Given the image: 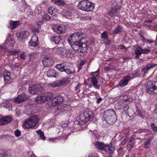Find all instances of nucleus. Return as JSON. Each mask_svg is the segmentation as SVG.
Segmentation results:
<instances>
[{"label": "nucleus", "instance_id": "f257e3e1", "mask_svg": "<svg viewBox=\"0 0 157 157\" xmlns=\"http://www.w3.org/2000/svg\"><path fill=\"white\" fill-rule=\"evenodd\" d=\"M86 38V35L82 33H75L71 35L69 38L71 39L72 42H74V43L71 45V48L74 50L79 52L80 50L79 43L81 42L82 40L84 38Z\"/></svg>", "mask_w": 157, "mask_h": 157}, {"label": "nucleus", "instance_id": "f03ea898", "mask_svg": "<svg viewBox=\"0 0 157 157\" xmlns=\"http://www.w3.org/2000/svg\"><path fill=\"white\" fill-rule=\"evenodd\" d=\"M56 67L59 71H64L68 75L73 73L75 69L73 65L68 62H64L61 64H57Z\"/></svg>", "mask_w": 157, "mask_h": 157}, {"label": "nucleus", "instance_id": "7ed1b4c3", "mask_svg": "<svg viewBox=\"0 0 157 157\" xmlns=\"http://www.w3.org/2000/svg\"><path fill=\"white\" fill-rule=\"evenodd\" d=\"M103 118L106 123L109 124H114L117 119L115 112L112 109L104 112Z\"/></svg>", "mask_w": 157, "mask_h": 157}, {"label": "nucleus", "instance_id": "20e7f679", "mask_svg": "<svg viewBox=\"0 0 157 157\" xmlns=\"http://www.w3.org/2000/svg\"><path fill=\"white\" fill-rule=\"evenodd\" d=\"M39 118L36 115L31 116L26 120L23 124L24 128H30L34 127L37 124Z\"/></svg>", "mask_w": 157, "mask_h": 157}, {"label": "nucleus", "instance_id": "39448f33", "mask_svg": "<svg viewBox=\"0 0 157 157\" xmlns=\"http://www.w3.org/2000/svg\"><path fill=\"white\" fill-rule=\"evenodd\" d=\"M93 119V113L90 111H85L81 115L78 120V124L80 126H82L89 121H91Z\"/></svg>", "mask_w": 157, "mask_h": 157}, {"label": "nucleus", "instance_id": "423d86ee", "mask_svg": "<svg viewBox=\"0 0 157 157\" xmlns=\"http://www.w3.org/2000/svg\"><path fill=\"white\" fill-rule=\"evenodd\" d=\"M146 91L150 94H157V81H148L147 83Z\"/></svg>", "mask_w": 157, "mask_h": 157}, {"label": "nucleus", "instance_id": "0eeeda50", "mask_svg": "<svg viewBox=\"0 0 157 157\" xmlns=\"http://www.w3.org/2000/svg\"><path fill=\"white\" fill-rule=\"evenodd\" d=\"M95 4L93 3L88 2L87 0H82L78 4V7L80 10H93L94 9Z\"/></svg>", "mask_w": 157, "mask_h": 157}, {"label": "nucleus", "instance_id": "6e6552de", "mask_svg": "<svg viewBox=\"0 0 157 157\" xmlns=\"http://www.w3.org/2000/svg\"><path fill=\"white\" fill-rule=\"evenodd\" d=\"M70 78H65L64 79L58 80L49 83L48 85L54 88L56 87H60L62 86L68 84L70 82Z\"/></svg>", "mask_w": 157, "mask_h": 157}, {"label": "nucleus", "instance_id": "1a4fd4ad", "mask_svg": "<svg viewBox=\"0 0 157 157\" xmlns=\"http://www.w3.org/2000/svg\"><path fill=\"white\" fill-rule=\"evenodd\" d=\"M52 28L54 31L58 33L63 34L65 33L66 30V27L63 25H52Z\"/></svg>", "mask_w": 157, "mask_h": 157}, {"label": "nucleus", "instance_id": "9d476101", "mask_svg": "<svg viewBox=\"0 0 157 157\" xmlns=\"http://www.w3.org/2000/svg\"><path fill=\"white\" fill-rule=\"evenodd\" d=\"M134 74L133 73L130 74L124 77L120 82L118 86L120 87L126 86L132 78L134 77Z\"/></svg>", "mask_w": 157, "mask_h": 157}, {"label": "nucleus", "instance_id": "9b49d317", "mask_svg": "<svg viewBox=\"0 0 157 157\" xmlns=\"http://www.w3.org/2000/svg\"><path fill=\"white\" fill-rule=\"evenodd\" d=\"M29 90L30 93L32 94H37L38 92L41 89V86L39 84L31 85L29 86Z\"/></svg>", "mask_w": 157, "mask_h": 157}, {"label": "nucleus", "instance_id": "f8f14e48", "mask_svg": "<svg viewBox=\"0 0 157 157\" xmlns=\"http://www.w3.org/2000/svg\"><path fill=\"white\" fill-rule=\"evenodd\" d=\"M42 62L44 67H50L53 65L54 60L51 57H45L43 60Z\"/></svg>", "mask_w": 157, "mask_h": 157}, {"label": "nucleus", "instance_id": "ddd939ff", "mask_svg": "<svg viewBox=\"0 0 157 157\" xmlns=\"http://www.w3.org/2000/svg\"><path fill=\"white\" fill-rule=\"evenodd\" d=\"M28 97L25 94H23L18 95L14 99V101L16 103H20L28 99Z\"/></svg>", "mask_w": 157, "mask_h": 157}, {"label": "nucleus", "instance_id": "4468645a", "mask_svg": "<svg viewBox=\"0 0 157 157\" xmlns=\"http://www.w3.org/2000/svg\"><path fill=\"white\" fill-rule=\"evenodd\" d=\"M12 121L11 117L10 116L3 117L0 118V125H4L8 124Z\"/></svg>", "mask_w": 157, "mask_h": 157}, {"label": "nucleus", "instance_id": "2eb2a0df", "mask_svg": "<svg viewBox=\"0 0 157 157\" xmlns=\"http://www.w3.org/2000/svg\"><path fill=\"white\" fill-rule=\"evenodd\" d=\"M10 75V73L9 72H5L3 76L5 84L6 85H8L11 83L13 81V79L11 78Z\"/></svg>", "mask_w": 157, "mask_h": 157}, {"label": "nucleus", "instance_id": "dca6fc26", "mask_svg": "<svg viewBox=\"0 0 157 157\" xmlns=\"http://www.w3.org/2000/svg\"><path fill=\"white\" fill-rule=\"evenodd\" d=\"M44 95L43 93L39 95L35 99V101L38 104H42L46 101Z\"/></svg>", "mask_w": 157, "mask_h": 157}, {"label": "nucleus", "instance_id": "f3484780", "mask_svg": "<svg viewBox=\"0 0 157 157\" xmlns=\"http://www.w3.org/2000/svg\"><path fill=\"white\" fill-rule=\"evenodd\" d=\"M94 144L96 147L98 149L104 151L105 150L107 145L103 142H99L98 141H96L94 143Z\"/></svg>", "mask_w": 157, "mask_h": 157}, {"label": "nucleus", "instance_id": "a211bd4d", "mask_svg": "<svg viewBox=\"0 0 157 157\" xmlns=\"http://www.w3.org/2000/svg\"><path fill=\"white\" fill-rule=\"evenodd\" d=\"M29 32L28 31H23L21 32L19 34L18 40L20 41H22L26 38L29 35Z\"/></svg>", "mask_w": 157, "mask_h": 157}, {"label": "nucleus", "instance_id": "6ab92c4d", "mask_svg": "<svg viewBox=\"0 0 157 157\" xmlns=\"http://www.w3.org/2000/svg\"><path fill=\"white\" fill-rule=\"evenodd\" d=\"M20 24H21V22L19 21H10L9 22V28L11 29H13Z\"/></svg>", "mask_w": 157, "mask_h": 157}, {"label": "nucleus", "instance_id": "aec40b11", "mask_svg": "<svg viewBox=\"0 0 157 157\" xmlns=\"http://www.w3.org/2000/svg\"><path fill=\"white\" fill-rule=\"evenodd\" d=\"M143 49L140 47H137L135 50V53L136 55L135 59H138L140 56L143 53Z\"/></svg>", "mask_w": 157, "mask_h": 157}, {"label": "nucleus", "instance_id": "412c9836", "mask_svg": "<svg viewBox=\"0 0 157 157\" xmlns=\"http://www.w3.org/2000/svg\"><path fill=\"white\" fill-rule=\"evenodd\" d=\"M114 150V147L112 146L110 144L106 145L105 151L109 153L110 154H112L113 153Z\"/></svg>", "mask_w": 157, "mask_h": 157}, {"label": "nucleus", "instance_id": "4be33fe9", "mask_svg": "<svg viewBox=\"0 0 157 157\" xmlns=\"http://www.w3.org/2000/svg\"><path fill=\"white\" fill-rule=\"evenodd\" d=\"M156 64L154 63L148 64L146 67L143 68L142 70V71L144 73H145L149 69L154 67Z\"/></svg>", "mask_w": 157, "mask_h": 157}, {"label": "nucleus", "instance_id": "5701e85b", "mask_svg": "<svg viewBox=\"0 0 157 157\" xmlns=\"http://www.w3.org/2000/svg\"><path fill=\"white\" fill-rule=\"evenodd\" d=\"M80 50L79 51V52L83 53L86 51L87 48V44L86 42L80 44Z\"/></svg>", "mask_w": 157, "mask_h": 157}, {"label": "nucleus", "instance_id": "b1692460", "mask_svg": "<svg viewBox=\"0 0 157 157\" xmlns=\"http://www.w3.org/2000/svg\"><path fill=\"white\" fill-rule=\"evenodd\" d=\"M56 72L54 69H50L47 71V75L50 77H55Z\"/></svg>", "mask_w": 157, "mask_h": 157}, {"label": "nucleus", "instance_id": "393cba45", "mask_svg": "<svg viewBox=\"0 0 157 157\" xmlns=\"http://www.w3.org/2000/svg\"><path fill=\"white\" fill-rule=\"evenodd\" d=\"M43 94L46 99V101L50 100L54 97V94L51 92H46Z\"/></svg>", "mask_w": 157, "mask_h": 157}, {"label": "nucleus", "instance_id": "a878e982", "mask_svg": "<svg viewBox=\"0 0 157 157\" xmlns=\"http://www.w3.org/2000/svg\"><path fill=\"white\" fill-rule=\"evenodd\" d=\"M51 40L56 44H58L60 41V36H53L51 37Z\"/></svg>", "mask_w": 157, "mask_h": 157}, {"label": "nucleus", "instance_id": "bb28decb", "mask_svg": "<svg viewBox=\"0 0 157 157\" xmlns=\"http://www.w3.org/2000/svg\"><path fill=\"white\" fill-rule=\"evenodd\" d=\"M29 46L34 47V48L36 50H38L40 48V47L38 44V42H29Z\"/></svg>", "mask_w": 157, "mask_h": 157}, {"label": "nucleus", "instance_id": "cd10ccee", "mask_svg": "<svg viewBox=\"0 0 157 157\" xmlns=\"http://www.w3.org/2000/svg\"><path fill=\"white\" fill-rule=\"evenodd\" d=\"M62 15L66 17L71 16L72 15V13L70 10H63L61 12Z\"/></svg>", "mask_w": 157, "mask_h": 157}, {"label": "nucleus", "instance_id": "c85d7f7f", "mask_svg": "<svg viewBox=\"0 0 157 157\" xmlns=\"http://www.w3.org/2000/svg\"><path fill=\"white\" fill-rule=\"evenodd\" d=\"M52 2L59 6H62L65 4V2L63 0H51Z\"/></svg>", "mask_w": 157, "mask_h": 157}, {"label": "nucleus", "instance_id": "c756f323", "mask_svg": "<svg viewBox=\"0 0 157 157\" xmlns=\"http://www.w3.org/2000/svg\"><path fill=\"white\" fill-rule=\"evenodd\" d=\"M91 82L93 84L94 87L96 89H98L100 88L99 85H97V81L95 78H93L91 80Z\"/></svg>", "mask_w": 157, "mask_h": 157}, {"label": "nucleus", "instance_id": "7c9ffc66", "mask_svg": "<svg viewBox=\"0 0 157 157\" xmlns=\"http://www.w3.org/2000/svg\"><path fill=\"white\" fill-rule=\"evenodd\" d=\"M41 13H42L43 14H41V16L42 17V18L43 20H49L50 19V17L48 16V13H45V12H44V10H42L41 12Z\"/></svg>", "mask_w": 157, "mask_h": 157}, {"label": "nucleus", "instance_id": "2f4dec72", "mask_svg": "<svg viewBox=\"0 0 157 157\" xmlns=\"http://www.w3.org/2000/svg\"><path fill=\"white\" fill-rule=\"evenodd\" d=\"M50 103L52 104L50 106L54 107L58 104H59V103L58 101L57 98L56 97L52 99Z\"/></svg>", "mask_w": 157, "mask_h": 157}, {"label": "nucleus", "instance_id": "473e14b6", "mask_svg": "<svg viewBox=\"0 0 157 157\" xmlns=\"http://www.w3.org/2000/svg\"><path fill=\"white\" fill-rule=\"evenodd\" d=\"M20 52L19 50H10L9 51V54L12 55L16 56L18 55V53Z\"/></svg>", "mask_w": 157, "mask_h": 157}, {"label": "nucleus", "instance_id": "72a5a7b5", "mask_svg": "<svg viewBox=\"0 0 157 157\" xmlns=\"http://www.w3.org/2000/svg\"><path fill=\"white\" fill-rule=\"evenodd\" d=\"M151 139V138H150L147 140L144 143V147L145 148H148L150 146Z\"/></svg>", "mask_w": 157, "mask_h": 157}, {"label": "nucleus", "instance_id": "f704fd0d", "mask_svg": "<svg viewBox=\"0 0 157 157\" xmlns=\"http://www.w3.org/2000/svg\"><path fill=\"white\" fill-rule=\"evenodd\" d=\"M36 132L38 135H39L40 137L42 140H45L46 138L44 135V132L41 129H39L38 130L36 131Z\"/></svg>", "mask_w": 157, "mask_h": 157}, {"label": "nucleus", "instance_id": "c9c22d12", "mask_svg": "<svg viewBox=\"0 0 157 157\" xmlns=\"http://www.w3.org/2000/svg\"><path fill=\"white\" fill-rule=\"evenodd\" d=\"M122 27L121 26L118 25L116 27L115 30L113 31V33L115 34L118 33L122 31Z\"/></svg>", "mask_w": 157, "mask_h": 157}, {"label": "nucleus", "instance_id": "e433bc0d", "mask_svg": "<svg viewBox=\"0 0 157 157\" xmlns=\"http://www.w3.org/2000/svg\"><path fill=\"white\" fill-rule=\"evenodd\" d=\"M59 103H61L65 101V98L63 96L59 95L56 97Z\"/></svg>", "mask_w": 157, "mask_h": 157}, {"label": "nucleus", "instance_id": "4c0bfd02", "mask_svg": "<svg viewBox=\"0 0 157 157\" xmlns=\"http://www.w3.org/2000/svg\"><path fill=\"white\" fill-rule=\"evenodd\" d=\"M135 143L134 141L129 140L127 145V147L128 150L131 149V148L134 146Z\"/></svg>", "mask_w": 157, "mask_h": 157}, {"label": "nucleus", "instance_id": "58836bf2", "mask_svg": "<svg viewBox=\"0 0 157 157\" xmlns=\"http://www.w3.org/2000/svg\"><path fill=\"white\" fill-rule=\"evenodd\" d=\"M38 55V53L37 52L30 53L29 55L30 59L36 58L37 56Z\"/></svg>", "mask_w": 157, "mask_h": 157}, {"label": "nucleus", "instance_id": "ea45409f", "mask_svg": "<svg viewBox=\"0 0 157 157\" xmlns=\"http://www.w3.org/2000/svg\"><path fill=\"white\" fill-rule=\"evenodd\" d=\"M101 38L105 40L108 39L106 32L104 31L101 34Z\"/></svg>", "mask_w": 157, "mask_h": 157}, {"label": "nucleus", "instance_id": "a19ab883", "mask_svg": "<svg viewBox=\"0 0 157 157\" xmlns=\"http://www.w3.org/2000/svg\"><path fill=\"white\" fill-rule=\"evenodd\" d=\"M30 42H38V37L36 35L33 36L30 40Z\"/></svg>", "mask_w": 157, "mask_h": 157}, {"label": "nucleus", "instance_id": "79ce46f5", "mask_svg": "<svg viewBox=\"0 0 157 157\" xmlns=\"http://www.w3.org/2000/svg\"><path fill=\"white\" fill-rule=\"evenodd\" d=\"M56 52L58 54H61L63 51V48H62L60 47L55 48Z\"/></svg>", "mask_w": 157, "mask_h": 157}, {"label": "nucleus", "instance_id": "37998d69", "mask_svg": "<svg viewBox=\"0 0 157 157\" xmlns=\"http://www.w3.org/2000/svg\"><path fill=\"white\" fill-rule=\"evenodd\" d=\"M111 8L112 10H118V8L117 7L116 3H113L111 5Z\"/></svg>", "mask_w": 157, "mask_h": 157}, {"label": "nucleus", "instance_id": "c03bdc74", "mask_svg": "<svg viewBox=\"0 0 157 157\" xmlns=\"http://www.w3.org/2000/svg\"><path fill=\"white\" fill-rule=\"evenodd\" d=\"M115 11L116 10H110V11L108 12V15L111 17L113 16L116 13Z\"/></svg>", "mask_w": 157, "mask_h": 157}, {"label": "nucleus", "instance_id": "a18cd8bd", "mask_svg": "<svg viewBox=\"0 0 157 157\" xmlns=\"http://www.w3.org/2000/svg\"><path fill=\"white\" fill-rule=\"evenodd\" d=\"M151 52V50L149 49H143V53L144 54H147L150 53Z\"/></svg>", "mask_w": 157, "mask_h": 157}, {"label": "nucleus", "instance_id": "49530a36", "mask_svg": "<svg viewBox=\"0 0 157 157\" xmlns=\"http://www.w3.org/2000/svg\"><path fill=\"white\" fill-rule=\"evenodd\" d=\"M49 13L53 16H54L57 14L55 13V12H57L56 10H48Z\"/></svg>", "mask_w": 157, "mask_h": 157}, {"label": "nucleus", "instance_id": "de8ad7c7", "mask_svg": "<svg viewBox=\"0 0 157 157\" xmlns=\"http://www.w3.org/2000/svg\"><path fill=\"white\" fill-rule=\"evenodd\" d=\"M21 132L19 130L17 129L15 132V134L18 137L21 135Z\"/></svg>", "mask_w": 157, "mask_h": 157}, {"label": "nucleus", "instance_id": "09e8293b", "mask_svg": "<svg viewBox=\"0 0 157 157\" xmlns=\"http://www.w3.org/2000/svg\"><path fill=\"white\" fill-rule=\"evenodd\" d=\"M93 78H95L98 75V73L97 71L92 73Z\"/></svg>", "mask_w": 157, "mask_h": 157}, {"label": "nucleus", "instance_id": "8fccbe9b", "mask_svg": "<svg viewBox=\"0 0 157 157\" xmlns=\"http://www.w3.org/2000/svg\"><path fill=\"white\" fill-rule=\"evenodd\" d=\"M98 156V154L94 152L92 153L89 155V157H97Z\"/></svg>", "mask_w": 157, "mask_h": 157}, {"label": "nucleus", "instance_id": "3c124183", "mask_svg": "<svg viewBox=\"0 0 157 157\" xmlns=\"http://www.w3.org/2000/svg\"><path fill=\"white\" fill-rule=\"evenodd\" d=\"M20 57L21 59H25L26 58V56L24 52L22 53L20 56Z\"/></svg>", "mask_w": 157, "mask_h": 157}, {"label": "nucleus", "instance_id": "603ef678", "mask_svg": "<svg viewBox=\"0 0 157 157\" xmlns=\"http://www.w3.org/2000/svg\"><path fill=\"white\" fill-rule=\"evenodd\" d=\"M128 140V137H126L121 142V144L122 145H124L125 144Z\"/></svg>", "mask_w": 157, "mask_h": 157}, {"label": "nucleus", "instance_id": "864d4df0", "mask_svg": "<svg viewBox=\"0 0 157 157\" xmlns=\"http://www.w3.org/2000/svg\"><path fill=\"white\" fill-rule=\"evenodd\" d=\"M32 31L35 33H38L40 32V30L38 29L34 28L33 29Z\"/></svg>", "mask_w": 157, "mask_h": 157}, {"label": "nucleus", "instance_id": "5fc2aeb1", "mask_svg": "<svg viewBox=\"0 0 157 157\" xmlns=\"http://www.w3.org/2000/svg\"><path fill=\"white\" fill-rule=\"evenodd\" d=\"M96 99L97 100L96 101V103L97 104L99 103L102 100V99L101 98H96Z\"/></svg>", "mask_w": 157, "mask_h": 157}, {"label": "nucleus", "instance_id": "6e6d98bb", "mask_svg": "<svg viewBox=\"0 0 157 157\" xmlns=\"http://www.w3.org/2000/svg\"><path fill=\"white\" fill-rule=\"evenodd\" d=\"M119 47L121 49H125V50H127V49L126 47L123 45H120Z\"/></svg>", "mask_w": 157, "mask_h": 157}, {"label": "nucleus", "instance_id": "4d7b16f0", "mask_svg": "<svg viewBox=\"0 0 157 157\" xmlns=\"http://www.w3.org/2000/svg\"><path fill=\"white\" fill-rule=\"evenodd\" d=\"M124 111H127L128 108H129V106H128L127 105H126L124 107Z\"/></svg>", "mask_w": 157, "mask_h": 157}, {"label": "nucleus", "instance_id": "13d9d810", "mask_svg": "<svg viewBox=\"0 0 157 157\" xmlns=\"http://www.w3.org/2000/svg\"><path fill=\"white\" fill-rule=\"evenodd\" d=\"M43 23V22L42 21H40L38 22L37 23V25L39 26H41Z\"/></svg>", "mask_w": 157, "mask_h": 157}, {"label": "nucleus", "instance_id": "bf43d9fd", "mask_svg": "<svg viewBox=\"0 0 157 157\" xmlns=\"http://www.w3.org/2000/svg\"><path fill=\"white\" fill-rule=\"evenodd\" d=\"M135 137L136 136L135 135L132 136L131 137V139L130 140L134 141Z\"/></svg>", "mask_w": 157, "mask_h": 157}, {"label": "nucleus", "instance_id": "052dcab7", "mask_svg": "<svg viewBox=\"0 0 157 157\" xmlns=\"http://www.w3.org/2000/svg\"><path fill=\"white\" fill-rule=\"evenodd\" d=\"M104 70L106 71H109L110 69L109 67H105L104 68Z\"/></svg>", "mask_w": 157, "mask_h": 157}, {"label": "nucleus", "instance_id": "680f3d73", "mask_svg": "<svg viewBox=\"0 0 157 157\" xmlns=\"http://www.w3.org/2000/svg\"><path fill=\"white\" fill-rule=\"evenodd\" d=\"M93 135L97 138H99V135L97 133H94Z\"/></svg>", "mask_w": 157, "mask_h": 157}, {"label": "nucleus", "instance_id": "e2e57ef3", "mask_svg": "<svg viewBox=\"0 0 157 157\" xmlns=\"http://www.w3.org/2000/svg\"><path fill=\"white\" fill-rule=\"evenodd\" d=\"M79 84H78L75 87V90L76 91L77 90H78L79 89Z\"/></svg>", "mask_w": 157, "mask_h": 157}, {"label": "nucleus", "instance_id": "0e129e2a", "mask_svg": "<svg viewBox=\"0 0 157 157\" xmlns=\"http://www.w3.org/2000/svg\"><path fill=\"white\" fill-rule=\"evenodd\" d=\"M85 62L84 60L82 61L80 63V65L81 66L83 65L84 64H85Z\"/></svg>", "mask_w": 157, "mask_h": 157}, {"label": "nucleus", "instance_id": "69168bd1", "mask_svg": "<svg viewBox=\"0 0 157 157\" xmlns=\"http://www.w3.org/2000/svg\"><path fill=\"white\" fill-rule=\"evenodd\" d=\"M147 42L149 44H151L153 42V41L151 40H148L147 41Z\"/></svg>", "mask_w": 157, "mask_h": 157}, {"label": "nucleus", "instance_id": "338daca9", "mask_svg": "<svg viewBox=\"0 0 157 157\" xmlns=\"http://www.w3.org/2000/svg\"><path fill=\"white\" fill-rule=\"evenodd\" d=\"M153 112L154 113H155V114H157V109L155 108L154 111Z\"/></svg>", "mask_w": 157, "mask_h": 157}, {"label": "nucleus", "instance_id": "774afa93", "mask_svg": "<svg viewBox=\"0 0 157 157\" xmlns=\"http://www.w3.org/2000/svg\"><path fill=\"white\" fill-rule=\"evenodd\" d=\"M153 131L154 132H157V127H155L153 128Z\"/></svg>", "mask_w": 157, "mask_h": 157}]
</instances>
